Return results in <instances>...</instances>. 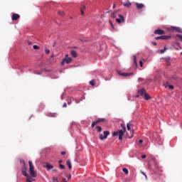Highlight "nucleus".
<instances>
[{"label":"nucleus","instance_id":"nucleus-1","mask_svg":"<svg viewBox=\"0 0 182 182\" xmlns=\"http://www.w3.org/2000/svg\"><path fill=\"white\" fill-rule=\"evenodd\" d=\"M122 127L123 129L114 132L112 133L113 137H116V136H119V140H123V136L124 135V132H126V127L124 125L122 124Z\"/></svg>","mask_w":182,"mask_h":182},{"label":"nucleus","instance_id":"nucleus-2","mask_svg":"<svg viewBox=\"0 0 182 182\" xmlns=\"http://www.w3.org/2000/svg\"><path fill=\"white\" fill-rule=\"evenodd\" d=\"M138 93L143 97V99H144V100H149V99H151V97L147 95V92H146V90L144 88L139 90L138 91Z\"/></svg>","mask_w":182,"mask_h":182},{"label":"nucleus","instance_id":"nucleus-3","mask_svg":"<svg viewBox=\"0 0 182 182\" xmlns=\"http://www.w3.org/2000/svg\"><path fill=\"white\" fill-rule=\"evenodd\" d=\"M28 164H29L30 176H31V177H36V172L35 171V167L32 164V161H29Z\"/></svg>","mask_w":182,"mask_h":182},{"label":"nucleus","instance_id":"nucleus-4","mask_svg":"<svg viewBox=\"0 0 182 182\" xmlns=\"http://www.w3.org/2000/svg\"><path fill=\"white\" fill-rule=\"evenodd\" d=\"M73 60V58L72 57H69V54H67L65 55V58L63 59V62L61 63V65H63L64 63H67L69 65Z\"/></svg>","mask_w":182,"mask_h":182},{"label":"nucleus","instance_id":"nucleus-5","mask_svg":"<svg viewBox=\"0 0 182 182\" xmlns=\"http://www.w3.org/2000/svg\"><path fill=\"white\" fill-rule=\"evenodd\" d=\"M109 134H110V132L109 131H105L103 132V134H99L100 140H106V139H107V136H109Z\"/></svg>","mask_w":182,"mask_h":182},{"label":"nucleus","instance_id":"nucleus-6","mask_svg":"<svg viewBox=\"0 0 182 182\" xmlns=\"http://www.w3.org/2000/svg\"><path fill=\"white\" fill-rule=\"evenodd\" d=\"M106 122V119L105 118H99L97 121H93L92 123L91 127H95L97 124V123L104 122Z\"/></svg>","mask_w":182,"mask_h":182},{"label":"nucleus","instance_id":"nucleus-7","mask_svg":"<svg viewBox=\"0 0 182 182\" xmlns=\"http://www.w3.org/2000/svg\"><path fill=\"white\" fill-rule=\"evenodd\" d=\"M171 36H161L155 38L156 41H159V39H161L162 41H167V39H171Z\"/></svg>","mask_w":182,"mask_h":182},{"label":"nucleus","instance_id":"nucleus-8","mask_svg":"<svg viewBox=\"0 0 182 182\" xmlns=\"http://www.w3.org/2000/svg\"><path fill=\"white\" fill-rule=\"evenodd\" d=\"M154 33L155 35H166V31L160 28H158L154 31Z\"/></svg>","mask_w":182,"mask_h":182},{"label":"nucleus","instance_id":"nucleus-9","mask_svg":"<svg viewBox=\"0 0 182 182\" xmlns=\"http://www.w3.org/2000/svg\"><path fill=\"white\" fill-rule=\"evenodd\" d=\"M118 18H119L116 19V22H117V23H122L124 22V17L122 14H119Z\"/></svg>","mask_w":182,"mask_h":182},{"label":"nucleus","instance_id":"nucleus-10","mask_svg":"<svg viewBox=\"0 0 182 182\" xmlns=\"http://www.w3.org/2000/svg\"><path fill=\"white\" fill-rule=\"evenodd\" d=\"M22 174L27 178H30V180H32V178H31V176H29V174H28V173H26V167H24V168H23Z\"/></svg>","mask_w":182,"mask_h":182},{"label":"nucleus","instance_id":"nucleus-11","mask_svg":"<svg viewBox=\"0 0 182 182\" xmlns=\"http://www.w3.org/2000/svg\"><path fill=\"white\" fill-rule=\"evenodd\" d=\"M171 31H176V32H178V33H182V30L180 27H171Z\"/></svg>","mask_w":182,"mask_h":182},{"label":"nucleus","instance_id":"nucleus-12","mask_svg":"<svg viewBox=\"0 0 182 182\" xmlns=\"http://www.w3.org/2000/svg\"><path fill=\"white\" fill-rule=\"evenodd\" d=\"M21 18V16L18 14H14L11 16L12 21H18Z\"/></svg>","mask_w":182,"mask_h":182},{"label":"nucleus","instance_id":"nucleus-13","mask_svg":"<svg viewBox=\"0 0 182 182\" xmlns=\"http://www.w3.org/2000/svg\"><path fill=\"white\" fill-rule=\"evenodd\" d=\"M122 5H124V6H125V8H130V6H132V3H130V1H127L125 2H122Z\"/></svg>","mask_w":182,"mask_h":182},{"label":"nucleus","instance_id":"nucleus-14","mask_svg":"<svg viewBox=\"0 0 182 182\" xmlns=\"http://www.w3.org/2000/svg\"><path fill=\"white\" fill-rule=\"evenodd\" d=\"M137 9H143V8H144V4H139V3H136L135 4Z\"/></svg>","mask_w":182,"mask_h":182},{"label":"nucleus","instance_id":"nucleus-15","mask_svg":"<svg viewBox=\"0 0 182 182\" xmlns=\"http://www.w3.org/2000/svg\"><path fill=\"white\" fill-rule=\"evenodd\" d=\"M118 74L120 76H125V77H129V76H131V75H133V73H120V72H118Z\"/></svg>","mask_w":182,"mask_h":182},{"label":"nucleus","instance_id":"nucleus-16","mask_svg":"<svg viewBox=\"0 0 182 182\" xmlns=\"http://www.w3.org/2000/svg\"><path fill=\"white\" fill-rule=\"evenodd\" d=\"M44 167L47 168L48 171H49V170H51V168H53V166L49 164H47L46 166H45Z\"/></svg>","mask_w":182,"mask_h":182},{"label":"nucleus","instance_id":"nucleus-17","mask_svg":"<svg viewBox=\"0 0 182 182\" xmlns=\"http://www.w3.org/2000/svg\"><path fill=\"white\" fill-rule=\"evenodd\" d=\"M70 55H71V56H73V58H76V56H77V54L76 53V51H75V50H71Z\"/></svg>","mask_w":182,"mask_h":182},{"label":"nucleus","instance_id":"nucleus-18","mask_svg":"<svg viewBox=\"0 0 182 182\" xmlns=\"http://www.w3.org/2000/svg\"><path fill=\"white\" fill-rule=\"evenodd\" d=\"M67 166L70 170L72 169V164L70 163V160H67Z\"/></svg>","mask_w":182,"mask_h":182},{"label":"nucleus","instance_id":"nucleus-19","mask_svg":"<svg viewBox=\"0 0 182 182\" xmlns=\"http://www.w3.org/2000/svg\"><path fill=\"white\" fill-rule=\"evenodd\" d=\"M84 9H86V6H82V7L80 8L81 15H85V13L83 12Z\"/></svg>","mask_w":182,"mask_h":182},{"label":"nucleus","instance_id":"nucleus-20","mask_svg":"<svg viewBox=\"0 0 182 182\" xmlns=\"http://www.w3.org/2000/svg\"><path fill=\"white\" fill-rule=\"evenodd\" d=\"M95 129L97 132H98V133H100V132H102V127L100 126H97Z\"/></svg>","mask_w":182,"mask_h":182},{"label":"nucleus","instance_id":"nucleus-21","mask_svg":"<svg viewBox=\"0 0 182 182\" xmlns=\"http://www.w3.org/2000/svg\"><path fill=\"white\" fill-rule=\"evenodd\" d=\"M58 14L60 15V16H65V12L59 11H58Z\"/></svg>","mask_w":182,"mask_h":182},{"label":"nucleus","instance_id":"nucleus-22","mask_svg":"<svg viewBox=\"0 0 182 182\" xmlns=\"http://www.w3.org/2000/svg\"><path fill=\"white\" fill-rule=\"evenodd\" d=\"M122 171H124L125 174H129V169H127V168H124L122 169Z\"/></svg>","mask_w":182,"mask_h":182},{"label":"nucleus","instance_id":"nucleus-23","mask_svg":"<svg viewBox=\"0 0 182 182\" xmlns=\"http://www.w3.org/2000/svg\"><path fill=\"white\" fill-rule=\"evenodd\" d=\"M33 48L35 50H38V49H40V47L38 46H36V45H34V46H33Z\"/></svg>","mask_w":182,"mask_h":182},{"label":"nucleus","instance_id":"nucleus-24","mask_svg":"<svg viewBox=\"0 0 182 182\" xmlns=\"http://www.w3.org/2000/svg\"><path fill=\"white\" fill-rule=\"evenodd\" d=\"M134 65H135V66H137V61L136 60V55H134Z\"/></svg>","mask_w":182,"mask_h":182},{"label":"nucleus","instance_id":"nucleus-25","mask_svg":"<svg viewBox=\"0 0 182 182\" xmlns=\"http://www.w3.org/2000/svg\"><path fill=\"white\" fill-rule=\"evenodd\" d=\"M90 85H91V86H95V80H92L90 81Z\"/></svg>","mask_w":182,"mask_h":182},{"label":"nucleus","instance_id":"nucleus-26","mask_svg":"<svg viewBox=\"0 0 182 182\" xmlns=\"http://www.w3.org/2000/svg\"><path fill=\"white\" fill-rule=\"evenodd\" d=\"M176 36H177V38H178L179 40L182 42V35L177 34Z\"/></svg>","mask_w":182,"mask_h":182},{"label":"nucleus","instance_id":"nucleus-27","mask_svg":"<svg viewBox=\"0 0 182 182\" xmlns=\"http://www.w3.org/2000/svg\"><path fill=\"white\" fill-rule=\"evenodd\" d=\"M167 50V47H164L163 50H161V53H164Z\"/></svg>","mask_w":182,"mask_h":182},{"label":"nucleus","instance_id":"nucleus-28","mask_svg":"<svg viewBox=\"0 0 182 182\" xmlns=\"http://www.w3.org/2000/svg\"><path fill=\"white\" fill-rule=\"evenodd\" d=\"M116 14H117L116 11L113 12V13L112 14V15H111L112 18H116Z\"/></svg>","mask_w":182,"mask_h":182},{"label":"nucleus","instance_id":"nucleus-29","mask_svg":"<svg viewBox=\"0 0 182 182\" xmlns=\"http://www.w3.org/2000/svg\"><path fill=\"white\" fill-rule=\"evenodd\" d=\"M168 87L171 90H173V89H174V86H173L172 85H168Z\"/></svg>","mask_w":182,"mask_h":182},{"label":"nucleus","instance_id":"nucleus-30","mask_svg":"<svg viewBox=\"0 0 182 182\" xmlns=\"http://www.w3.org/2000/svg\"><path fill=\"white\" fill-rule=\"evenodd\" d=\"M45 53L48 55V54L50 53V50H49V49H46V50H45Z\"/></svg>","mask_w":182,"mask_h":182},{"label":"nucleus","instance_id":"nucleus-31","mask_svg":"<svg viewBox=\"0 0 182 182\" xmlns=\"http://www.w3.org/2000/svg\"><path fill=\"white\" fill-rule=\"evenodd\" d=\"M133 136H134V133H133V131H132V132L131 133V134H130V135H128V138H129V139H132V137H133Z\"/></svg>","mask_w":182,"mask_h":182},{"label":"nucleus","instance_id":"nucleus-32","mask_svg":"<svg viewBox=\"0 0 182 182\" xmlns=\"http://www.w3.org/2000/svg\"><path fill=\"white\" fill-rule=\"evenodd\" d=\"M60 168H61V170H64L65 166L61 164H60Z\"/></svg>","mask_w":182,"mask_h":182},{"label":"nucleus","instance_id":"nucleus-33","mask_svg":"<svg viewBox=\"0 0 182 182\" xmlns=\"http://www.w3.org/2000/svg\"><path fill=\"white\" fill-rule=\"evenodd\" d=\"M109 23L112 28V29H114V26H113V23H112V21L109 20Z\"/></svg>","mask_w":182,"mask_h":182},{"label":"nucleus","instance_id":"nucleus-34","mask_svg":"<svg viewBox=\"0 0 182 182\" xmlns=\"http://www.w3.org/2000/svg\"><path fill=\"white\" fill-rule=\"evenodd\" d=\"M139 66H141V68H143V61H139Z\"/></svg>","mask_w":182,"mask_h":182},{"label":"nucleus","instance_id":"nucleus-35","mask_svg":"<svg viewBox=\"0 0 182 182\" xmlns=\"http://www.w3.org/2000/svg\"><path fill=\"white\" fill-rule=\"evenodd\" d=\"M127 130L130 131V124H127Z\"/></svg>","mask_w":182,"mask_h":182},{"label":"nucleus","instance_id":"nucleus-36","mask_svg":"<svg viewBox=\"0 0 182 182\" xmlns=\"http://www.w3.org/2000/svg\"><path fill=\"white\" fill-rule=\"evenodd\" d=\"M152 45H154V46H157V43L154 42V41H151Z\"/></svg>","mask_w":182,"mask_h":182},{"label":"nucleus","instance_id":"nucleus-37","mask_svg":"<svg viewBox=\"0 0 182 182\" xmlns=\"http://www.w3.org/2000/svg\"><path fill=\"white\" fill-rule=\"evenodd\" d=\"M67 178H68V180H70V178H72V175L70 174L68 175Z\"/></svg>","mask_w":182,"mask_h":182},{"label":"nucleus","instance_id":"nucleus-38","mask_svg":"<svg viewBox=\"0 0 182 182\" xmlns=\"http://www.w3.org/2000/svg\"><path fill=\"white\" fill-rule=\"evenodd\" d=\"M60 154H62L63 156H65V154H66V151H61Z\"/></svg>","mask_w":182,"mask_h":182},{"label":"nucleus","instance_id":"nucleus-39","mask_svg":"<svg viewBox=\"0 0 182 182\" xmlns=\"http://www.w3.org/2000/svg\"><path fill=\"white\" fill-rule=\"evenodd\" d=\"M53 181H58V178L54 176V177L53 178Z\"/></svg>","mask_w":182,"mask_h":182},{"label":"nucleus","instance_id":"nucleus-40","mask_svg":"<svg viewBox=\"0 0 182 182\" xmlns=\"http://www.w3.org/2000/svg\"><path fill=\"white\" fill-rule=\"evenodd\" d=\"M141 174H143L144 176H145L146 178H147V175H146V173H144V172L141 171Z\"/></svg>","mask_w":182,"mask_h":182},{"label":"nucleus","instance_id":"nucleus-41","mask_svg":"<svg viewBox=\"0 0 182 182\" xmlns=\"http://www.w3.org/2000/svg\"><path fill=\"white\" fill-rule=\"evenodd\" d=\"M68 106V105L66 104V102H65L63 105V107H66Z\"/></svg>","mask_w":182,"mask_h":182},{"label":"nucleus","instance_id":"nucleus-42","mask_svg":"<svg viewBox=\"0 0 182 182\" xmlns=\"http://www.w3.org/2000/svg\"><path fill=\"white\" fill-rule=\"evenodd\" d=\"M139 143L140 144H141V143H143V140H142V139H140V140L139 141Z\"/></svg>","mask_w":182,"mask_h":182},{"label":"nucleus","instance_id":"nucleus-43","mask_svg":"<svg viewBox=\"0 0 182 182\" xmlns=\"http://www.w3.org/2000/svg\"><path fill=\"white\" fill-rule=\"evenodd\" d=\"M28 45H29V46L32 45V42L28 41Z\"/></svg>","mask_w":182,"mask_h":182},{"label":"nucleus","instance_id":"nucleus-44","mask_svg":"<svg viewBox=\"0 0 182 182\" xmlns=\"http://www.w3.org/2000/svg\"><path fill=\"white\" fill-rule=\"evenodd\" d=\"M141 159H146V155H141Z\"/></svg>","mask_w":182,"mask_h":182},{"label":"nucleus","instance_id":"nucleus-45","mask_svg":"<svg viewBox=\"0 0 182 182\" xmlns=\"http://www.w3.org/2000/svg\"><path fill=\"white\" fill-rule=\"evenodd\" d=\"M58 163H59V164H61V163H63V160H60V161H58Z\"/></svg>","mask_w":182,"mask_h":182},{"label":"nucleus","instance_id":"nucleus-46","mask_svg":"<svg viewBox=\"0 0 182 182\" xmlns=\"http://www.w3.org/2000/svg\"><path fill=\"white\" fill-rule=\"evenodd\" d=\"M176 45H177V46H180V43H176Z\"/></svg>","mask_w":182,"mask_h":182},{"label":"nucleus","instance_id":"nucleus-47","mask_svg":"<svg viewBox=\"0 0 182 182\" xmlns=\"http://www.w3.org/2000/svg\"><path fill=\"white\" fill-rule=\"evenodd\" d=\"M166 63H167V65H170V61L166 60Z\"/></svg>","mask_w":182,"mask_h":182},{"label":"nucleus","instance_id":"nucleus-48","mask_svg":"<svg viewBox=\"0 0 182 182\" xmlns=\"http://www.w3.org/2000/svg\"><path fill=\"white\" fill-rule=\"evenodd\" d=\"M51 58H55V55L53 54V55H51Z\"/></svg>","mask_w":182,"mask_h":182},{"label":"nucleus","instance_id":"nucleus-49","mask_svg":"<svg viewBox=\"0 0 182 182\" xmlns=\"http://www.w3.org/2000/svg\"><path fill=\"white\" fill-rule=\"evenodd\" d=\"M115 6H116V4H114V5H113V8H115Z\"/></svg>","mask_w":182,"mask_h":182},{"label":"nucleus","instance_id":"nucleus-50","mask_svg":"<svg viewBox=\"0 0 182 182\" xmlns=\"http://www.w3.org/2000/svg\"><path fill=\"white\" fill-rule=\"evenodd\" d=\"M53 171H56V169H53Z\"/></svg>","mask_w":182,"mask_h":182},{"label":"nucleus","instance_id":"nucleus-51","mask_svg":"<svg viewBox=\"0 0 182 182\" xmlns=\"http://www.w3.org/2000/svg\"><path fill=\"white\" fill-rule=\"evenodd\" d=\"M55 43L53 44V48H55Z\"/></svg>","mask_w":182,"mask_h":182},{"label":"nucleus","instance_id":"nucleus-52","mask_svg":"<svg viewBox=\"0 0 182 182\" xmlns=\"http://www.w3.org/2000/svg\"><path fill=\"white\" fill-rule=\"evenodd\" d=\"M181 55H182V52L181 53Z\"/></svg>","mask_w":182,"mask_h":182}]
</instances>
